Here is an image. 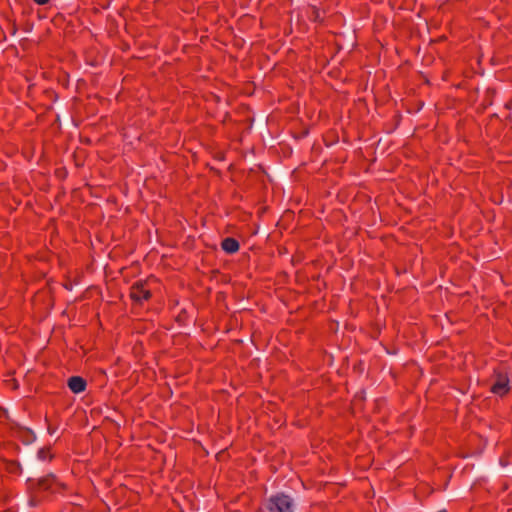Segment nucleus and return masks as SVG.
Segmentation results:
<instances>
[{
	"label": "nucleus",
	"instance_id": "f257e3e1",
	"mask_svg": "<svg viewBox=\"0 0 512 512\" xmlns=\"http://www.w3.org/2000/svg\"><path fill=\"white\" fill-rule=\"evenodd\" d=\"M265 507L269 512H294L295 503L290 495L279 492L267 499Z\"/></svg>",
	"mask_w": 512,
	"mask_h": 512
},
{
	"label": "nucleus",
	"instance_id": "f03ea898",
	"mask_svg": "<svg viewBox=\"0 0 512 512\" xmlns=\"http://www.w3.org/2000/svg\"><path fill=\"white\" fill-rule=\"evenodd\" d=\"M490 391L498 396H504L510 391V381L506 372L495 370L493 374V383Z\"/></svg>",
	"mask_w": 512,
	"mask_h": 512
},
{
	"label": "nucleus",
	"instance_id": "7ed1b4c3",
	"mask_svg": "<svg viewBox=\"0 0 512 512\" xmlns=\"http://www.w3.org/2000/svg\"><path fill=\"white\" fill-rule=\"evenodd\" d=\"M148 286L149 280L135 282L130 288L131 299L140 304L149 300L152 294Z\"/></svg>",
	"mask_w": 512,
	"mask_h": 512
},
{
	"label": "nucleus",
	"instance_id": "20e7f679",
	"mask_svg": "<svg viewBox=\"0 0 512 512\" xmlns=\"http://www.w3.org/2000/svg\"><path fill=\"white\" fill-rule=\"evenodd\" d=\"M37 487L39 490H49L56 493L64 489V484L58 482L53 475H48L39 479Z\"/></svg>",
	"mask_w": 512,
	"mask_h": 512
},
{
	"label": "nucleus",
	"instance_id": "39448f33",
	"mask_svg": "<svg viewBox=\"0 0 512 512\" xmlns=\"http://www.w3.org/2000/svg\"><path fill=\"white\" fill-rule=\"evenodd\" d=\"M67 386L73 393L78 394L85 391L87 382L80 376H72L68 379Z\"/></svg>",
	"mask_w": 512,
	"mask_h": 512
},
{
	"label": "nucleus",
	"instance_id": "423d86ee",
	"mask_svg": "<svg viewBox=\"0 0 512 512\" xmlns=\"http://www.w3.org/2000/svg\"><path fill=\"white\" fill-rule=\"evenodd\" d=\"M239 247V242L232 237H227L221 242V248L228 254L236 253Z\"/></svg>",
	"mask_w": 512,
	"mask_h": 512
},
{
	"label": "nucleus",
	"instance_id": "0eeeda50",
	"mask_svg": "<svg viewBox=\"0 0 512 512\" xmlns=\"http://www.w3.org/2000/svg\"><path fill=\"white\" fill-rule=\"evenodd\" d=\"M53 457L50 447H43L37 452V458L41 461H50Z\"/></svg>",
	"mask_w": 512,
	"mask_h": 512
},
{
	"label": "nucleus",
	"instance_id": "6e6552de",
	"mask_svg": "<svg viewBox=\"0 0 512 512\" xmlns=\"http://www.w3.org/2000/svg\"><path fill=\"white\" fill-rule=\"evenodd\" d=\"M35 3L39 5H44L49 2V0H34Z\"/></svg>",
	"mask_w": 512,
	"mask_h": 512
},
{
	"label": "nucleus",
	"instance_id": "1a4fd4ad",
	"mask_svg": "<svg viewBox=\"0 0 512 512\" xmlns=\"http://www.w3.org/2000/svg\"><path fill=\"white\" fill-rule=\"evenodd\" d=\"M11 382H13V388H16V387H17V385H16V383H15V380H11Z\"/></svg>",
	"mask_w": 512,
	"mask_h": 512
}]
</instances>
